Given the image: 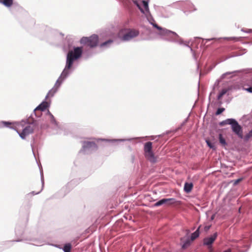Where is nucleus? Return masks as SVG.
Returning a JSON list of instances; mask_svg holds the SVG:
<instances>
[{
    "instance_id": "obj_1",
    "label": "nucleus",
    "mask_w": 252,
    "mask_h": 252,
    "mask_svg": "<svg viewBox=\"0 0 252 252\" xmlns=\"http://www.w3.org/2000/svg\"><path fill=\"white\" fill-rule=\"evenodd\" d=\"M82 53V47H75L73 50L69 51L67 55L66 66L63 72V75L67 74V70L72 67L73 62L81 56Z\"/></svg>"
},
{
    "instance_id": "obj_2",
    "label": "nucleus",
    "mask_w": 252,
    "mask_h": 252,
    "mask_svg": "<svg viewBox=\"0 0 252 252\" xmlns=\"http://www.w3.org/2000/svg\"><path fill=\"white\" fill-rule=\"evenodd\" d=\"M18 124L15 126V129L22 139H25L27 136L32 133L36 127L35 123L31 124Z\"/></svg>"
},
{
    "instance_id": "obj_3",
    "label": "nucleus",
    "mask_w": 252,
    "mask_h": 252,
    "mask_svg": "<svg viewBox=\"0 0 252 252\" xmlns=\"http://www.w3.org/2000/svg\"><path fill=\"white\" fill-rule=\"evenodd\" d=\"M220 126H223L226 125H231L232 131L240 138L243 137L242 127L238 122L234 119H227L220 123Z\"/></svg>"
},
{
    "instance_id": "obj_4",
    "label": "nucleus",
    "mask_w": 252,
    "mask_h": 252,
    "mask_svg": "<svg viewBox=\"0 0 252 252\" xmlns=\"http://www.w3.org/2000/svg\"><path fill=\"white\" fill-rule=\"evenodd\" d=\"M139 34L137 30L133 29L122 30L119 33V36L124 41H128L136 37Z\"/></svg>"
},
{
    "instance_id": "obj_5",
    "label": "nucleus",
    "mask_w": 252,
    "mask_h": 252,
    "mask_svg": "<svg viewBox=\"0 0 252 252\" xmlns=\"http://www.w3.org/2000/svg\"><path fill=\"white\" fill-rule=\"evenodd\" d=\"M144 156L146 158L152 163L157 161V158L152 151V142H147L145 143L144 146Z\"/></svg>"
},
{
    "instance_id": "obj_6",
    "label": "nucleus",
    "mask_w": 252,
    "mask_h": 252,
    "mask_svg": "<svg viewBox=\"0 0 252 252\" xmlns=\"http://www.w3.org/2000/svg\"><path fill=\"white\" fill-rule=\"evenodd\" d=\"M98 42V37L94 34L90 37H83L80 40V43L85 45L93 48L97 46Z\"/></svg>"
},
{
    "instance_id": "obj_7",
    "label": "nucleus",
    "mask_w": 252,
    "mask_h": 252,
    "mask_svg": "<svg viewBox=\"0 0 252 252\" xmlns=\"http://www.w3.org/2000/svg\"><path fill=\"white\" fill-rule=\"evenodd\" d=\"M134 3L136 5L141 12L144 13V8L146 11L148 10V3L145 0H140L139 1H134Z\"/></svg>"
},
{
    "instance_id": "obj_8",
    "label": "nucleus",
    "mask_w": 252,
    "mask_h": 252,
    "mask_svg": "<svg viewBox=\"0 0 252 252\" xmlns=\"http://www.w3.org/2000/svg\"><path fill=\"white\" fill-rule=\"evenodd\" d=\"M175 203V199L174 198H163L160 200L155 204V206H159L163 204H166L170 205Z\"/></svg>"
},
{
    "instance_id": "obj_9",
    "label": "nucleus",
    "mask_w": 252,
    "mask_h": 252,
    "mask_svg": "<svg viewBox=\"0 0 252 252\" xmlns=\"http://www.w3.org/2000/svg\"><path fill=\"white\" fill-rule=\"evenodd\" d=\"M217 236L218 234L217 232H216L211 236L204 238L203 240L204 245H207L208 246H211V245L214 243L215 240L216 239Z\"/></svg>"
},
{
    "instance_id": "obj_10",
    "label": "nucleus",
    "mask_w": 252,
    "mask_h": 252,
    "mask_svg": "<svg viewBox=\"0 0 252 252\" xmlns=\"http://www.w3.org/2000/svg\"><path fill=\"white\" fill-rule=\"evenodd\" d=\"M48 107V103L46 101L43 102L35 109L34 111L35 114H36L38 111H43L45 110Z\"/></svg>"
},
{
    "instance_id": "obj_11",
    "label": "nucleus",
    "mask_w": 252,
    "mask_h": 252,
    "mask_svg": "<svg viewBox=\"0 0 252 252\" xmlns=\"http://www.w3.org/2000/svg\"><path fill=\"white\" fill-rule=\"evenodd\" d=\"M91 147L97 148L96 145L94 142L84 141L83 145V149H86Z\"/></svg>"
},
{
    "instance_id": "obj_12",
    "label": "nucleus",
    "mask_w": 252,
    "mask_h": 252,
    "mask_svg": "<svg viewBox=\"0 0 252 252\" xmlns=\"http://www.w3.org/2000/svg\"><path fill=\"white\" fill-rule=\"evenodd\" d=\"M58 83H59V85H60V83L59 82V80H57L55 87L48 92L46 95V98L52 97L54 95V94L56 92L57 88L58 87V86H57Z\"/></svg>"
},
{
    "instance_id": "obj_13",
    "label": "nucleus",
    "mask_w": 252,
    "mask_h": 252,
    "mask_svg": "<svg viewBox=\"0 0 252 252\" xmlns=\"http://www.w3.org/2000/svg\"><path fill=\"white\" fill-rule=\"evenodd\" d=\"M193 188V184L192 183H186L184 186L185 191L189 193L191 191Z\"/></svg>"
},
{
    "instance_id": "obj_14",
    "label": "nucleus",
    "mask_w": 252,
    "mask_h": 252,
    "mask_svg": "<svg viewBox=\"0 0 252 252\" xmlns=\"http://www.w3.org/2000/svg\"><path fill=\"white\" fill-rule=\"evenodd\" d=\"M219 140L220 144L223 147H225L227 145V143L226 142L225 139L223 137L222 134L221 133L219 134Z\"/></svg>"
},
{
    "instance_id": "obj_15",
    "label": "nucleus",
    "mask_w": 252,
    "mask_h": 252,
    "mask_svg": "<svg viewBox=\"0 0 252 252\" xmlns=\"http://www.w3.org/2000/svg\"><path fill=\"white\" fill-rule=\"evenodd\" d=\"M0 2L7 7H10L13 4V0H0Z\"/></svg>"
},
{
    "instance_id": "obj_16",
    "label": "nucleus",
    "mask_w": 252,
    "mask_h": 252,
    "mask_svg": "<svg viewBox=\"0 0 252 252\" xmlns=\"http://www.w3.org/2000/svg\"><path fill=\"white\" fill-rule=\"evenodd\" d=\"M199 227L193 232L191 235V240L193 241L196 238H197L199 235Z\"/></svg>"
},
{
    "instance_id": "obj_17",
    "label": "nucleus",
    "mask_w": 252,
    "mask_h": 252,
    "mask_svg": "<svg viewBox=\"0 0 252 252\" xmlns=\"http://www.w3.org/2000/svg\"><path fill=\"white\" fill-rule=\"evenodd\" d=\"M71 248V246L70 244H65L63 247V251L64 252H70Z\"/></svg>"
},
{
    "instance_id": "obj_18",
    "label": "nucleus",
    "mask_w": 252,
    "mask_h": 252,
    "mask_svg": "<svg viewBox=\"0 0 252 252\" xmlns=\"http://www.w3.org/2000/svg\"><path fill=\"white\" fill-rule=\"evenodd\" d=\"M190 243V241L189 239H188L185 241V242L183 244L182 248L184 249H186L187 248H188L189 246Z\"/></svg>"
},
{
    "instance_id": "obj_19",
    "label": "nucleus",
    "mask_w": 252,
    "mask_h": 252,
    "mask_svg": "<svg viewBox=\"0 0 252 252\" xmlns=\"http://www.w3.org/2000/svg\"><path fill=\"white\" fill-rule=\"evenodd\" d=\"M227 92V90L223 89L218 95V99H220Z\"/></svg>"
},
{
    "instance_id": "obj_20",
    "label": "nucleus",
    "mask_w": 252,
    "mask_h": 252,
    "mask_svg": "<svg viewBox=\"0 0 252 252\" xmlns=\"http://www.w3.org/2000/svg\"><path fill=\"white\" fill-rule=\"evenodd\" d=\"M225 110V109L224 108H219L216 113V114L217 115H220V114L222 112H223Z\"/></svg>"
},
{
    "instance_id": "obj_21",
    "label": "nucleus",
    "mask_w": 252,
    "mask_h": 252,
    "mask_svg": "<svg viewBox=\"0 0 252 252\" xmlns=\"http://www.w3.org/2000/svg\"><path fill=\"white\" fill-rule=\"evenodd\" d=\"M207 145L211 149H215L214 146L212 144L209 140H206Z\"/></svg>"
},
{
    "instance_id": "obj_22",
    "label": "nucleus",
    "mask_w": 252,
    "mask_h": 252,
    "mask_svg": "<svg viewBox=\"0 0 252 252\" xmlns=\"http://www.w3.org/2000/svg\"><path fill=\"white\" fill-rule=\"evenodd\" d=\"M112 42V41L111 40H108V41H107L104 42H103V43H102V44L100 45V46H101V47L104 46H105V45H107V44H108V43H111Z\"/></svg>"
},
{
    "instance_id": "obj_23",
    "label": "nucleus",
    "mask_w": 252,
    "mask_h": 252,
    "mask_svg": "<svg viewBox=\"0 0 252 252\" xmlns=\"http://www.w3.org/2000/svg\"><path fill=\"white\" fill-rule=\"evenodd\" d=\"M2 124L5 126H9L10 125H11V123L8 122H2Z\"/></svg>"
},
{
    "instance_id": "obj_24",
    "label": "nucleus",
    "mask_w": 252,
    "mask_h": 252,
    "mask_svg": "<svg viewBox=\"0 0 252 252\" xmlns=\"http://www.w3.org/2000/svg\"><path fill=\"white\" fill-rule=\"evenodd\" d=\"M208 249L209 250V252H215L214 250V249L212 248V246H208Z\"/></svg>"
},
{
    "instance_id": "obj_25",
    "label": "nucleus",
    "mask_w": 252,
    "mask_h": 252,
    "mask_svg": "<svg viewBox=\"0 0 252 252\" xmlns=\"http://www.w3.org/2000/svg\"><path fill=\"white\" fill-rule=\"evenodd\" d=\"M245 90L248 92L252 93V87H250L248 89H246Z\"/></svg>"
},
{
    "instance_id": "obj_26",
    "label": "nucleus",
    "mask_w": 252,
    "mask_h": 252,
    "mask_svg": "<svg viewBox=\"0 0 252 252\" xmlns=\"http://www.w3.org/2000/svg\"><path fill=\"white\" fill-rule=\"evenodd\" d=\"M154 26L156 27L158 30H161V28L158 27L157 24L155 25Z\"/></svg>"
},
{
    "instance_id": "obj_27",
    "label": "nucleus",
    "mask_w": 252,
    "mask_h": 252,
    "mask_svg": "<svg viewBox=\"0 0 252 252\" xmlns=\"http://www.w3.org/2000/svg\"><path fill=\"white\" fill-rule=\"evenodd\" d=\"M242 180V179H239L235 181V184L239 183Z\"/></svg>"
},
{
    "instance_id": "obj_28",
    "label": "nucleus",
    "mask_w": 252,
    "mask_h": 252,
    "mask_svg": "<svg viewBox=\"0 0 252 252\" xmlns=\"http://www.w3.org/2000/svg\"><path fill=\"white\" fill-rule=\"evenodd\" d=\"M209 228H210V226H205L204 228L205 231L208 230Z\"/></svg>"
},
{
    "instance_id": "obj_29",
    "label": "nucleus",
    "mask_w": 252,
    "mask_h": 252,
    "mask_svg": "<svg viewBox=\"0 0 252 252\" xmlns=\"http://www.w3.org/2000/svg\"><path fill=\"white\" fill-rule=\"evenodd\" d=\"M231 250L230 249H228L226 251H224L223 252H231Z\"/></svg>"
},
{
    "instance_id": "obj_30",
    "label": "nucleus",
    "mask_w": 252,
    "mask_h": 252,
    "mask_svg": "<svg viewBox=\"0 0 252 252\" xmlns=\"http://www.w3.org/2000/svg\"><path fill=\"white\" fill-rule=\"evenodd\" d=\"M39 192H40V191L37 192H36V193H35V194H38Z\"/></svg>"
}]
</instances>
